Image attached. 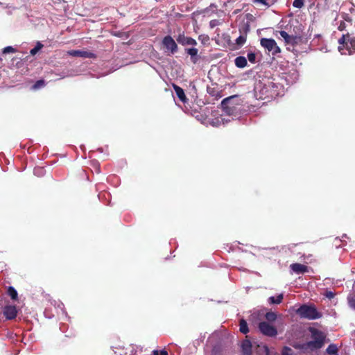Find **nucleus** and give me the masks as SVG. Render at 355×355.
I'll use <instances>...</instances> for the list:
<instances>
[{"label": "nucleus", "instance_id": "1", "mask_svg": "<svg viewBox=\"0 0 355 355\" xmlns=\"http://www.w3.org/2000/svg\"><path fill=\"white\" fill-rule=\"evenodd\" d=\"M309 331L311 334V338L313 340L304 343L299 348L302 349H310L311 350L321 349L325 343V334L313 327L310 328Z\"/></svg>", "mask_w": 355, "mask_h": 355}, {"label": "nucleus", "instance_id": "2", "mask_svg": "<svg viewBox=\"0 0 355 355\" xmlns=\"http://www.w3.org/2000/svg\"><path fill=\"white\" fill-rule=\"evenodd\" d=\"M297 313L301 318L309 320L318 319L322 317V313L318 312L315 306L306 304L302 305Z\"/></svg>", "mask_w": 355, "mask_h": 355}, {"label": "nucleus", "instance_id": "3", "mask_svg": "<svg viewBox=\"0 0 355 355\" xmlns=\"http://www.w3.org/2000/svg\"><path fill=\"white\" fill-rule=\"evenodd\" d=\"M261 45L272 55H277L280 53V48L277 46V42L273 39L262 38L260 41Z\"/></svg>", "mask_w": 355, "mask_h": 355}, {"label": "nucleus", "instance_id": "4", "mask_svg": "<svg viewBox=\"0 0 355 355\" xmlns=\"http://www.w3.org/2000/svg\"><path fill=\"white\" fill-rule=\"evenodd\" d=\"M162 44L164 47L166 49V52L174 54L178 50V47L175 42V40L173 39V37L170 35L165 36L162 40Z\"/></svg>", "mask_w": 355, "mask_h": 355}, {"label": "nucleus", "instance_id": "5", "mask_svg": "<svg viewBox=\"0 0 355 355\" xmlns=\"http://www.w3.org/2000/svg\"><path fill=\"white\" fill-rule=\"evenodd\" d=\"M259 329L265 336L275 337L277 334V329L267 322H261L259 324Z\"/></svg>", "mask_w": 355, "mask_h": 355}, {"label": "nucleus", "instance_id": "6", "mask_svg": "<svg viewBox=\"0 0 355 355\" xmlns=\"http://www.w3.org/2000/svg\"><path fill=\"white\" fill-rule=\"evenodd\" d=\"M176 40L180 44H182L183 46H196L197 44V42L194 39L190 37H187L183 33L179 34V35L176 38Z\"/></svg>", "mask_w": 355, "mask_h": 355}, {"label": "nucleus", "instance_id": "7", "mask_svg": "<svg viewBox=\"0 0 355 355\" xmlns=\"http://www.w3.org/2000/svg\"><path fill=\"white\" fill-rule=\"evenodd\" d=\"M17 311L15 306L8 305L3 309V315L7 320H13L16 318Z\"/></svg>", "mask_w": 355, "mask_h": 355}, {"label": "nucleus", "instance_id": "8", "mask_svg": "<svg viewBox=\"0 0 355 355\" xmlns=\"http://www.w3.org/2000/svg\"><path fill=\"white\" fill-rule=\"evenodd\" d=\"M238 100L237 96H231L230 97L224 98L221 102L222 109L226 108L227 107H234L237 105H240L239 103H236V101Z\"/></svg>", "mask_w": 355, "mask_h": 355}, {"label": "nucleus", "instance_id": "9", "mask_svg": "<svg viewBox=\"0 0 355 355\" xmlns=\"http://www.w3.org/2000/svg\"><path fill=\"white\" fill-rule=\"evenodd\" d=\"M69 54L74 57L93 58H95V54L90 51L73 50L69 52Z\"/></svg>", "mask_w": 355, "mask_h": 355}, {"label": "nucleus", "instance_id": "10", "mask_svg": "<svg viewBox=\"0 0 355 355\" xmlns=\"http://www.w3.org/2000/svg\"><path fill=\"white\" fill-rule=\"evenodd\" d=\"M186 53L190 55V59L192 63L196 64L199 59L198 50L196 48L192 47L185 49Z\"/></svg>", "mask_w": 355, "mask_h": 355}, {"label": "nucleus", "instance_id": "11", "mask_svg": "<svg viewBox=\"0 0 355 355\" xmlns=\"http://www.w3.org/2000/svg\"><path fill=\"white\" fill-rule=\"evenodd\" d=\"M290 268L296 274H304L308 272V267L299 263H292Z\"/></svg>", "mask_w": 355, "mask_h": 355}, {"label": "nucleus", "instance_id": "12", "mask_svg": "<svg viewBox=\"0 0 355 355\" xmlns=\"http://www.w3.org/2000/svg\"><path fill=\"white\" fill-rule=\"evenodd\" d=\"M223 110L224 112L228 116H232L233 117H237L239 115L241 110V105L234 106V107H227L226 108H223Z\"/></svg>", "mask_w": 355, "mask_h": 355}, {"label": "nucleus", "instance_id": "13", "mask_svg": "<svg viewBox=\"0 0 355 355\" xmlns=\"http://www.w3.org/2000/svg\"><path fill=\"white\" fill-rule=\"evenodd\" d=\"M252 347L253 345L250 340H244L241 344V349L243 355H251L252 352Z\"/></svg>", "mask_w": 355, "mask_h": 355}, {"label": "nucleus", "instance_id": "14", "mask_svg": "<svg viewBox=\"0 0 355 355\" xmlns=\"http://www.w3.org/2000/svg\"><path fill=\"white\" fill-rule=\"evenodd\" d=\"M249 29H250V27L248 25L245 26L243 27L244 33L242 35H241L239 37L236 38V44L239 47L243 46L245 43L246 38H247V33L249 31Z\"/></svg>", "mask_w": 355, "mask_h": 355}, {"label": "nucleus", "instance_id": "15", "mask_svg": "<svg viewBox=\"0 0 355 355\" xmlns=\"http://www.w3.org/2000/svg\"><path fill=\"white\" fill-rule=\"evenodd\" d=\"M279 35L282 38H284L286 44H294L296 43V40L297 39L296 36L290 35L284 31H279Z\"/></svg>", "mask_w": 355, "mask_h": 355}, {"label": "nucleus", "instance_id": "16", "mask_svg": "<svg viewBox=\"0 0 355 355\" xmlns=\"http://www.w3.org/2000/svg\"><path fill=\"white\" fill-rule=\"evenodd\" d=\"M173 87L174 89V91L175 92L177 96L179 98V99L182 103H186L188 101V99L186 97V95L184 94L183 89H182L180 87L176 85H173Z\"/></svg>", "mask_w": 355, "mask_h": 355}, {"label": "nucleus", "instance_id": "17", "mask_svg": "<svg viewBox=\"0 0 355 355\" xmlns=\"http://www.w3.org/2000/svg\"><path fill=\"white\" fill-rule=\"evenodd\" d=\"M347 35H343L339 40L338 43L340 46H338V51L342 54H346L345 52H344V49L345 48L347 49Z\"/></svg>", "mask_w": 355, "mask_h": 355}, {"label": "nucleus", "instance_id": "18", "mask_svg": "<svg viewBox=\"0 0 355 355\" xmlns=\"http://www.w3.org/2000/svg\"><path fill=\"white\" fill-rule=\"evenodd\" d=\"M235 65L239 68H244L247 66V59L243 56H239L234 60Z\"/></svg>", "mask_w": 355, "mask_h": 355}, {"label": "nucleus", "instance_id": "19", "mask_svg": "<svg viewBox=\"0 0 355 355\" xmlns=\"http://www.w3.org/2000/svg\"><path fill=\"white\" fill-rule=\"evenodd\" d=\"M224 347L220 343L216 344L211 349V355H222Z\"/></svg>", "mask_w": 355, "mask_h": 355}, {"label": "nucleus", "instance_id": "20", "mask_svg": "<svg viewBox=\"0 0 355 355\" xmlns=\"http://www.w3.org/2000/svg\"><path fill=\"white\" fill-rule=\"evenodd\" d=\"M257 351L259 355H269V349L265 345H258L257 346Z\"/></svg>", "mask_w": 355, "mask_h": 355}, {"label": "nucleus", "instance_id": "21", "mask_svg": "<svg viewBox=\"0 0 355 355\" xmlns=\"http://www.w3.org/2000/svg\"><path fill=\"white\" fill-rule=\"evenodd\" d=\"M7 293L12 300L16 301L18 300L17 291L15 290L14 287L9 286L8 288Z\"/></svg>", "mask_w": 355, "mask_h": 355}, {"label": "nucleus", "instance_id": "22", "mask_svg": "<svg viewBox=\"0 0 355 355\" xmlns=\"http://www.w3.org/2000/svg\"><path fill=\"white\" fill-rule=\"evenodd\" d=\"M351 49L355 50V38H351L347 35V50H348L349 54L352 53Z\"/></svg>", "mask_w": 355, "mask_h": 355}, {"label": "nucleus", "instance_id": "23", "mask_svg": "<svg viewBox=\"0 0 355 355\" xmlns=\"http://www.w3.org/2000/svg\"><path fill=\"white\" fill-rule=\"evenodd\" d=\"M239 330L244 334H246L249 331L247 322L244 319H241L239 322Z\"/></svg>", "mask_w": 355, "mask_h": 355}, {"label": "nucleus", "instance_id": "24", "mask_svg": "<svg viewBox=\"0 0 355 355\" xmlns=\"http://www.w3.org/2000/svg\"><path fill=\"white\" fill-rule=\"evenodd\" d=\"M327 353L329 355H338V347L334 344H330L328 347L327 348Z\"/></svg>", "mask_w": 355, "mask_h": 355}, {"label": "nucleus", "instance_id": "25", "mask_svg": "<svg viewBox=\"0 0 355 355\" xmlns=\"http://www.w3.org/2000/svg\"><path fill=\"white\" fill-rule=\"evenodd\" d=\"M283 300V294H279L276 297H270L268 300L270 304H279L282 302Z\"/></svg>", "mask_w": 355, "mask_h": 355}, {"label": "nucleus", "instance_id": "26", "mask_svg": "<svg viewBox=\"0 0 355 355\" xmlns=\"http://www.w3.org/2000/svg\"><path fill=\"white\" fill-rule=\"evenodd\" d=\"M347 302L349 307L355 310V294H350L347 296Z\"/></svg>", "mask_w": 355, "mask_h": 355}, {"label": "nucleus", "instance_id": "27", "mask_svg": "<svg viewBox=\"0 0 355 355\" xmlns=\"http://www.w3.org/2000/svg\"><path fill=\"white\" fill-rule=\"evenodd\" d=\"M265 318L268 322H273L276 320L277 315L275 313L270 311L266 313Z\"/></svg>", "mask_w": 355, "mask_h": 355}, {"label": "nucleus", "instance_id": "28", "mask_svg": "<svg viewBox=\"0 0 355 355\" xmlns=\"http://www.w3.org/2000/svg\"><path fill=\"white\" fill-rule=\"evenodd\" d=\"M293 350L287 346H285L282 348V355H293Z\"/></svg>", "mask_w": 355, "mask_h": 355}, {"label": "nucleus", "instance_id": "29", "mask_svg": "<svg viewBox=\"0 0 355 355\" xmlns=\"http://www.w3.org/2000/svg\"><path fill=\"white\" fill-rule=\"evenodd\" d=\"M42 47L43 45L40 42H37V45L31 50V54L35 55Z\"/></svg>", "mask_w": 355, "mask_h": 355}, {"label": "nucleus", "instance_id": "30", "mask_svg": "<svg viewBox=\"0 0 355 355\" xmlns=\"http://www.w3.org/2000/svg\"><path fill=\"white\" fill-rule=\"evenodd\" d=\"M293 6L297 8H301L304 6V0H294Z\"/></svg>", "mask_w": 355, "mask_h": 355}, {"label": "nucleus", "instance_id": "31", "mask_svg": "<svg viewBox=\"0 0 355 355\" xmlns=\"http://www.w3.org/2000/svg\"><path fill=\"white\" fill-rule=\"evenodd\" d=\"M247 57H248V60L251 63L254 64L256 62V54L254 53H252V52L248 53L247 55Z\"/></svg>", "mask_w": 355, "mask_h": 355}, {"label": "nucleus", "instance_id": "32", "mask_svg": "<svg viewBox=\"0 0 355 355\" xmlns=\"http://www.w3.org/2000/svg\"><path fill=\"white\" fill-rule=\"evenodd\" d=\"M44 85V81L43 80H37L33 86V88L35 89L41 88Z\"/></svg>", "mask_w": 355, "mask_h": 355}, {"label": "nucleus", "instance_id": "33", "mask_svg": "<svg viewBox=\"0 0 355 355\" xmlns=\"http://www.w3.org/2000/svg\"><path fill=\"white\" fill-rule=\"evenodd\" d=\"M15 51L16 50L10 46L5 47L3 50V53H15Z\"/></svg>", "mask_w": 355, "mask_h": 355}, {"label": "nucleus", "instance_id": "34", "mask_svg": "<svg viewBox=\"0 0 355 355\" xmlns=\"http://www.w3.org/2000/svg\"><path fill=\"white\" fill-rule=\"evenodd\" d=\"M324 295L328 299L331 300L335 296V293L330 291H327L324 293Z\"/></svg>", "mask_w": 355, "mask_h": 355}, {"label": "nucleus", "instance_id": "35", "mask_svg": "<svg viewBox=\"0 0 355 355\" xmlns=\"http://www.w3.org/2000/svg\"><path fill=\"white\" fill-rule=\"evenodd\" d=\"M254 1L264 6H269L268 3L266 2V0H254Z\"/></svg>", "mask_w": 355, "mask_h": 355}, {"label": "nucleus", "instance_id": "36", "mask_svg": "<svg viewBox=\"0 0 355 355\" xmlns=\"http://www.w3.org/2000/svg\"><path fill=\"white\" fill-rule=\"evenodd\" d=\"M159 355H168V354L166 349H162L159 351Z\"/></svg>", "mask_w": 355, "mask_h": 355}, {"label": "nucleus", "instance_id": "37", "mask_svg": "<svg viewBox=\"0 0 355 355\" xmlns=\"http://www.w3.org/2000/svg\"><path fill=\"white\" fill-rule=\"evenodd\" d=\"M275 86V84L273 82L269 81L268 83V87H274Z\"/></svg>", "mask_w": 355, "mask_h": 355}, {"label": "nucleus", "instance_id": "38", "mask_svg": "<svg viewBox=\"0 0 355 355\" xmlns=\"http://www.w3.org/2000/svg\"><path fill=\"white\" fill-rule=\"evenodd\" d=\"M151 355H159V351H158V350H153L152 352V354Z\"/></svg>", "mask_w": 355, "mask_h": 355}, {"label": "nucleus", "instance_id": "39", "mask_svg": "<svg viewBox=\"0 0 355 355\" xmlns=\"http://www.w3.org/2000/svg\"><path fill=\"white\" fill-rule=\"evenodd\" d=\"M41 170H42L41 168H35L34 169V173H35V174H37V171H41Z\"/></svg>", "mask_w": 355, "mask_h": 355}, {"label": "nucleus", "instance_id": "40", "mask_svg": "<svg viewBox=\"0 0 355 355\" xmlns=\"http://www.w3.org/2000/svg\"><path fill=\"white\" fill-rule=\"evenodd\" d=\"M210 25H211V27H213L214 26V21H211L210 22Z\"/></svg>", "mask_w": 355, "mask_h": 355}, {"label": "nucleus", "instance_id": "41", "mask_svg": "<svg viewBox=\"0 0 355 355\" xmlns=\"http://www.w3.org/2000/svg\"><path fill=\"white\" fill-rule=\"evenodd\" d=\"M96 167H98V166H98V163H96Z\"/></svg>", "mask_w": 355, "mask_h": 355}]
</instances>
